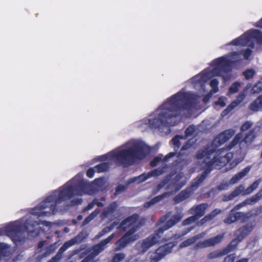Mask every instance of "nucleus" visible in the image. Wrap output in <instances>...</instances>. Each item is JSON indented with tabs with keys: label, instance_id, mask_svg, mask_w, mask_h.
<instances>
[{
	"label": "nucleus",
	"instance_id": "obj_54",
	"mask_svg": "<svg viewBox=\"0 0 262 262\" xmlns=\"http://www.w3.org/2000/svg\"><path fill=\"white\" fill-rule=\"evenodd\" d=\"M245 97V95L244 93L241 92L239 93L236 100H235L239 104L243 101Z\"/></svg>",
	"mask_w": 262,
	"mask_h": 262
},
{
	"label": "nucleus",
	"instance_id": "obj_29",
	"mask_svg": "<svg viewBox=\"0 0 262 262\" xmlns=\"http://www.w3.org/2000/svg\"><path fill=\"white\" fill-rule=\"evenodd\" d=\"M168 193L167 192H164L162 194L157 195L154 198L151 199L150 201L146 202L144 203V206L145 208H149L152 205L159 202L163 199L166 197Z\"/></svg>",
	"mask_w": 262,
	"mask_h": 262
},
{
	"label": "nucleus",
	"instance_id": "obj_21",
	"mask_svg": "<svg viewBox=\"0 0 262 262\" xmlns=\"http://www.w3.org/2000/svg\"><path fill=\"white\" fill-rule=\"evenodd\" d=\"M208 205L207 203H202L193 206L190 209L189 213L193 214V216H195L198 220L205 214V211L208 208Z\"/></svg>",
	"mask_w": 262,
	"mask_h": 262
},
{
	"label": "nucleus",
	"instance_id": "obj_10",
	"mask_svg": "<svg viewBox=\"0 0 262 262\" xmlns=\"http://www.w3.org/2000/svg\"><path fill=\"white\" fill-rule=\"evenodd\" d=\"M253 230V226L249 223L239 228L235 232L234 234L236 237L233 239L230 244L234 250L237 246L239 243L242 242L246 236H247Z\"/></svg>",
	"mask_w": 262,
	"mask_h": 262
},
{
	"label": "nucleus",
	"instance_id": "obj_4",
	"mask_svg": "<svg viewBox=\"0 0 262 262\" xmlns=\"http://www.w3.org/2000/svg\"><path fill=\"white\" fill-rule=\"evenodd\" d=\"M110 155L124 167L133 165L137 160H142L146 156L145 147L140 143H134L132 146L117 152H111Z\"/></svg>",
	"mask_w": 262,
	"mask_h": 262
},
{
	"label": "nucleus",
	"instance_id": "obj_30",
	"mask_svg": "<svg viewBox=\"0 0 262 262\" xmlns=\"http://www.w3.org/2000/svg\"><path fill=\"white\" fill-rule=\"evenodd\" d=\"M249 37L255 39L258 44H262V32L258 30H253L249 32Z\"/></svg>",
	"mask_w": 262,
	"mask_h": 262
},
{
	"label": "nucleus",
	"instance_id": "obj_50",
	"mask_svg": "<svg viewBox=\"0 0 262 262\" xmlns=\"http://www.w3.org/2000/svg\"><path fill=\"white\" fill-rule=\"evenodd\" d=\"M235 258V254H231L226 256L222 262H234Z\"/></svg>",
	"mask_w": 262,
	"mask_h": 262
},
{
	"label": "nucleus",
	"instance_id": "obj_48",
	"mask_svg": "<svg viewBox=\"0 0 262 262\" xmlns=\"http://www.w3.org/2000/svg\"><path fill=\"white\" fill-rule=\"evenodd\" d=\"M127 188V186L124 185H119L115 189V194L116 195H118L120 194L121 192L125 191Z\"/></svg>",
	"mask_w": 262,
	"mask_h": 262
},
{
	"label": "nucleus",
	"instance_id": "obj_14",
	"mask_svg": "<svg viewBox=\"0 0 262 262\" xmlns=\"http://www.w3.org/2000/svg\"><path fill=\"white\" fill-rule=\"evenodd\" d=\"M82 238L80 234L77 235L74 238L65 242L63 245L59 248L56 254L52 257L56 261L59 262L62 257L63 253L70 247L76 244L80 243L82 242Z\"/></svg>",
	"mask_w": 262,
	"mask_h": 262
},
{
	"label": "nucleus",
	"instance_id": "obj_59",
	"mask_svg": "<svg viewBox=\"0 0 262 262\" xmlns=\"http://www.w3.org/2000/svg\"><path fill=\"white\" fill-rule=\"evenodd\" d=\"M93 257H91V255H88L86 256L81 262H93Z\"/></svg>",
	"mask_w": 262,
	"mask_h": 262
},
{
	"label": "nucleus",
	"instance_id": "obj_35",
	"mask_svg": "<svg viewBox=\"0 0 262 262\" xmlns=\"http://www.w3.org/2000/svg\"><path fill=\"white\" fill-rule=\"evenodd\" d=\"M110 164L108 162H103L97 165L94 167L98 173L105 172L108 170Z\"/></svg>",
	"mask_w": 262,
	"mask_h": 262
},
{
	"label": "nucleus",
	"instance_id": "obj_45",
	"mask_svg": "<svg viewBox=\"0 0 262 262\" xmlns=\"http://www.w3.org/2000/svg\"><path fill=\"white\" fill-rule=\"evenodd\" d=\"M252 123L250 121H247L245 122L241 126V131L245 132L249 129L252 126Z\"/></svg>",
	"mask_w": 262,
	"mask_h": 262
},
{
	"label": "nucleus",
	"instance_id": "obj_2",
	"mask_svg": "<svg viewBox=\"0 0 262 262\" xmlns=\"http://www.w3.org/2000/svg\"><path fill=\"white\" fill-rule=\"evenodd\" d=\"M215 152H217L216 148L208 144L197 151L195 158L197 160H203L200 165L203 171L194 179L190 187L182 190L173 198V200L175 204H179L189 198L193 193L194 189L199 187L211 171L216 166H220L219 163H221V160L218 155H215L211 159V156Z\"/></svg>",
	"mask_w": 262,
	"mask_h": 262
},
{
	"label": "nucleus",
	"instance_id": "obj_28",
	"mask_svg": "<svg viewBox=\"0 0 262 262\" xmlns=\"http://www.w3.org/2000/svg\"><path fill=\"white\" fill-rule=\"evenodd\" d=\"M250 170V167H246L241 171L234 175L231 179L230 183L231 184H235L237 183L241 179L246 176Z\"/></svg>",
	"mask_w": 262,
	"mask_h": 262
},
{
	"label": "nucleus",
	"instance_id": "obj_40",
	"mask_svg": "<svg viewBox=\"0 0 262 262\" xmlns=\"http://www.w3.org/2000/svg\"><path fill=\"white\" fill-rule=\"evenodd\" d=\"M241 84L238 82H233L229 89V92L231 94H234L238 91L239 87Z\"/></svg>",
	"mask_w": 262,
	"mask_h": 262
},
{
	"label": "nucleus",
	"instance_id": "obj_43",
	"mask_svg": "<svg viewBox=\"0 0 262 262\" xmlns=\"http://www.w3.org/2000/svg\"><path fill=\"white\" fill-rule=\"evenodd\" d=\"M252 90L255 93H258L262 91V78L253 86Z\"/></svg>",
	"mask_w": 262,
	"mask_h": 262
},
{
	"label": "nucleus",
	"instance_id": "obj_42",
	"mask_svg": "<svg viewBox=\"0 0 262 262\" xmlns=\"http://www.w3.org/2000/svg\"><path fill=\"white\" fill-rule=\"evenodd\" d=\"M191 146V144L189 143L188 142L186 143L184 145H183L182 148L180 149V151L178 153L177 157L178 158H180L183 156L184 154V151L188 150Z\"/></svg>",
	"mask_w": 262,
	"mask_h": 262
},
{
	"label": "nucleus",
	"instance_id": "obj_49",
	"mask_svg": "<svg viewBox=\"0 0 262 262\" xmlns=\"http://www.w3.org/2000/svg\"><path fill=\"white\" fill-rule=\"evenodd\" d=\"M112 230L111 229V228H110L109 226L106 227L104 228L101 231H100L97 235L98 237H101L103 235H105L107 233L110 232Z\"/></svg>",
	"mask_w": 262,
	"mask_h": 262
},
{
	"label": "nucleus",
	"instance_id": "obj_52",
	"mask_svg": "<svg viewBox=\"0 0 262 262\" xmlns=\"http://www.w3.org/2000/svg\"><path fill=\"white\" fill-rule=\"evenodd\" d=\"M177 151L174 152H171L166 155L164 158L163 159V161L164 162H167L169 160V159L171 158L174 157L177 155Z\"/></svg>",
	"mask_w": 262,
	"mask_h": 262
},
{
	"label": "nucleus",
	"instance_id": "obj_60",
	"mask_svg": "<svg viewBox=\"0 0 262 262\" xmlns=\"http://www.w3.org/2000/svg\"><path fill=\"white\" fill-rule=\"evenodd\" d=\"M193 229V227H188L185 230L182 231V236L185 235L188 233L190 231Z\"/></svg>",
	"mask_w": 262,
	"mask_h": 262
},
{
	"label": "nucleus",
	"instance_id": "obj_17",
	"mask_svg": "<svg viewBox=\"0 0 262 262\" xmlns=\"http://www.w3.org/2000/svg\"><path fill=\"white\" fill-rule=\"evenodd\" d=\"M224 233H222L214 237L200 242L194 245V248L195 250H198L201 248L214 246L222 242L224 238Z\"/></svg>",
	"mask_w": 262,
	"mask_h": 262
},
{
	"label": "nucleus",
	"instance_id": "obj_38",
	"mask_svg": "<svg viewBox=\"0 0 262 262\" xmlns=\"http://www.w3.org/2000/svg\"><path fill=\"white\" fill-rule=\"evenodd\" d=\"M255 71L253 69H248L243 72V75L246 80H249L254 77Z\"/></svg>",
	"mask_w": 262,
	"mask_h": 262
},
{
	"label": "nucleus",
	"instance_id": "obj_31",
	"mask_svg": "<svg viewBox=\"0 0 262 262\" xmlns=\"http://www.w3.org/2000/svg\"><path fill=\"white\" fill-rule=\"evenodd\" d=\"M243 188H244L242 185L238 186L229 195L225 196L224 200L225 201H228L232 200L235 197L238 196L242 192Z\"/></svg>",
	"mask_w": 262,
	"mask_h": 262
},
{
	"label": "nucleus",
	"instance_id": "obj_18",
	"mask_svg": "<svg viewBox=\"0 0 262 262\" xmlns=\"http://www.w3.org/2000/svg\"><path fill=\"white\" fill-rule=\"evenodd\" d=\"M115 235V234L113 233L106 238L101 241L99 243L94 245L92 249L93 251L89 255L93 257V259H94L95 256L98 255L104 250L105 246L111 242Z\"/></svg>",
	"mask_w": 262,
	"mask_h": 262
},
{
	"label": "nucleus",
	"instance_id": "obj_39",
	"mask_svg": "<svg viewBox=\"0 0 262 262\" xmlns=\"http://www.w3.org/2000/svg\"><path fill=\"white\" fill-rule=\"evenodd\" d=\"M125 257L124 253H115L113 256L111 262H121Z\"/></svg>",
	"mask_w": 262,
	"mask_h": 262
},
{
	"label": "nucleus",
	"instance_id": "obj_24",
	"mask_svg": "<svg viewBox=\"0 0 262 262\" xmlns=\"http://www.w3.org/2000/svg\"><path fill=\"white\" fill-rule=\"evenodd\" d=\"M221 212V210L219 209H215L210 213L205 215L199 222L198 225L200 226L204 225L206 222L212 220L217 215Z\"/></svg>",
	"mask_w": 262,
	"mask_h": 262
},
{
	"label": "nucleus",
	"instance_id": "obj_56",
	"mask_svg": "<svg viewBox=\"0 0 262 262\" xmlns=\"http://www.w3.org/2000/svg\"><path fill=\"white\" fill-rule=\"evenodd\" d=\"M239 104L235 100H234L228 105L227 107L228 109L229 110V111L231 112Z\"/></svg>",
	"mask_w": 262,
	"mask_h": 262
},
{
	"label": "nucleus",
	"instance_id": "obj_3",
	"mask_svg": "<svg viewBox=\"0 0 262 262\" xmlns=\"http://www.w3.org/2000/svg\"><path fill=\"white\" fill-rule=\"evenodd\" d=\"M57 191L48 196L43 201L33 208L31 213L38 217L49 216L55 214L57 211V206L65 200L72 198L75 193L76 189L69 182L65 184L62 187Z\"/></svg>",
	"mask_w": 262,
	"mask_h": 262
},
{
	"label": "nucleus",
	"instance_id": "obj_63",
	"mask_svg": "<svg viewBox=\"0 0 262 262\" xmlns=\"http://www.w3.org/2000/svg\"><path fill=\"white\" fill-rule=\"evenodd\" d=\"M45 242H46L45 241H40L38 244V248L39 249H41L42 248H43L45 246Z\"/></svg>",
	"mask_w": 262,
	"mask_h": 262
},
{
	"label": "nucleus",
	"instance_id": "obj_64",
	"mask_svg": "<svg viewBox=\"0 0 262 262\" xmlns=\"http://www.w3.org/2000/svg\"><path fill=\"white\" fill-rule=\"evenodd\" d=\"M240 54L241 53L238 52L234 51L231 53L230 56L232 57H237L240 55Z\"/></svg>",
	"mask_w": 262,
	"mask_h": 262
},
{
	"label": "nucleus",
	"instance_id": "obj_47",
	"mask_svg": "<svg viewBox=\"0 0 262 262\" xmlns=\"http://www.w3.org/2000/svg\"><path fill=\"white\" fill-rule=\"evenodd\" d=\"M195 131V128L193 126L190 125L188 126L185 131V136L187 137H190L192 135Z\"/></svg>",
	"mask_w": 262,
	"mask_h": 262
},
{
	"label": "nucleus",
	"instance_id": "obj_27",
	"mask_svg": "<svg viewBox=\"0 0 262 262\" xmlns=\"http://www.w3.org/2000/svg\"><path fill=\"white\" fill-rule=\"evenodd\" d=\"M184 177L183 173H179L175 176L172 179L171 182L174 185L176 186V190H179L183 186L186 184V181L180 182L181 179Z\"/></svg>",
	"mask_w": 262,
	"mask_h": 262
},
{
	"label": "nucleus",
	"instance_id": "obj_55",
	"mask_svg": "<svg viewBox=\"0 0 262 262\" xmlns=\"http://www.w3.org/2000/svg\"><path fill=\"white\" fill-rule=\"evenodd\" d=\"M94 215L93 213L90 214L88 216H87L83 221L82 225H86L89 223H90L94 218Z\"/></svg>",
	"mask_w": 262,
	"mask_h": 262
},
{
	"label": "nucleus",
	"instance_id": "obj_36",
	"mask_svg": "<svg viewBox=\"0 0 262 262\" xmlns=\"http://www.w3.org/2000/svg\"><path fill=\"white\" fill-rule=\"evenodd\" d=\"M31 225L29 223H27L26 225L25 226V229L28 233L29 236L32 237H36L38 235L39 233V231L36 229H30Z\"/></svg>",
	"mask_w": 262,
	"mask_h": 262
},
{
	"label": "nucleus",
	"instance_id": "obj_37",
	"mask_svg": "<svg viewBox=\"0 0 262 262\" xmlns=\"http://www.w3.org/2000/svg\"><path fill=\"white\" fill-rule=\"evenodd\" d=\"M182 139H183V137L182 136L176 135L171 140L175 151H177L180 147L181 142L180 140Z\"/></svg>",
	"mask_w": 262,
	"mask_h": 262
},
{
	"label": "nucleus",
	"instance_id": "obj_20",
	"mask_svg": "<svg viewBox=\"0 0 262 262\" xmlns=\"http://www.w3.org/2000/svg\"><path fill=\"white\" fill-rule=\"evenodd\" d=\"M262 198V188L255 194L252 195L251 198L246 199L242 203L235 205L232 210L234 211L239 210L242 207L246 205H253L260 200Z\"/></svg>",
	"mask_w": 262,
	"mask_h": 262
},
{
	"label": "nucleus",
	"instance_id": "obj_44",
	"mask_svg": "<svg viewBox=\"0 0 262 262\" xmlns=\"http://www.w3.org/2000/svg\"><path fill=\"white\" fill-rule=\"evenodd\" d=\"M218 85L219 81L217 79H213L210 82V85L212 88L214 93H216L219 91Z\"/></svg>",
	"mask_w": 262,
	"mask_h": 262
},
{
	"label": "nucleus",
	"instance_id": "obj_62",
	"mask_svg": "<svg viewBox=\"0 0 262 262\" xmlns=\"http://www.w3.org/2000/svg\"><path fill=\"white\" fill-rule=\"evenodd\" d=\"M230 112V111H229V110L228 109V107H227L226 108V109H225L221 113V115L223 116V117H224L225 116H226L227 114H228Z\"/></svg>",
	"mask_w": 262,
	"mask_h": 262
},
{
	"label": "nucleus",
	"instance_id": "obj_22",
	"mask_svg": "<svg viewBox=\"0 0 262 262\" xmlns=\"http://www.w3.org/2000/svg\"><path fill=\"white\" fill-rule=\"evenodd\" d=\"M234 250L232 246L229 244L225 248L222 250H217L209 253L207 255V258L209 259H215L225 255Z\"/></svg>",
	"mask_w": 262,
	"mask_h": 262
},
{
	"label": "nucleus",
	"instance_id": "obj_16",
	"mask_svg": "<svg viewBox=\"0 0 262 262\" xmlns=\"http://www.w3.org/2000/svg\"><path fill=\"white\" fill-rule=\"evenodd\" d=\"M162 234L159 233L157 229L152 234L143 239L141 245V252H145L149 248L158 243Z\"/></svg>",
	"mask_w": 262,
	"mask_h": 262
},
{
	"label": "nucleus",
	"instance_id": "obj_7",
	"mask_svg": "<svg viewBox=\"0 0 262 262\" xmlns=\"http://www.w3.org/2000/svg\"><path fill=\"white\" fill-rule=\"evenodd\" d=\"M177 242H170L160 246L155 250V252L150 255V262H159L166 255L170 253L173 248L177 245Z\"/></svg>",
	"mask_w": 262,
	"mask_h": 262
},
{
	"label": "nucleus",
	"instance_id": "obj_41",
	"mask_svg": "<svg viewBox=\"0 0 262 262\" xmlns=\"http://www.w3.org/2000/svg\"><path fill=\"white\" fill-rule=\"evenodd\" d=\"M198 220L193 215L184 220L182 223L183 226H187L195 222Z\"/></svg>",
	"mask_w": 262,
	"mask_h": 262
},
{
	"label": "nucleus",
	"instance_id": "obj_26",
	"mask_svg": "<svg viewBox=\"0 0 262 262\" xmlns=\"http://www.w3.org/2000/svg\"><path fill=\"white\" fill-rule=\"evenodd\" d=\"M249 41L250 39L248 36L243 35L234 39L230 43H229L228 45L236 46L239 45L245 46L248 44Z\"/></svg>",
	"mask_w": 262,
	"mask_h": 262
},
{
	"label": "nucleus",
	"instance_id": "obj_57",
	"mask_svg": "<svg viewBox=\"0 0 262 262\" xmlns=\"http://www.w3.org/2000/svg\"><path fill=\"white\" fill-rule=\"evenodd\" d=\"M215 104L216 105H220L221 107H224L226 106V103L224 101V100L221 98V97H220L218 99L217 101H216L215 102Z\"/></svg>",
	"mask_w": 262,
	"mask_h": 262
},
{
	"label": "nucleus",
	"instance_id": "obj_15",
	"mask_svg": "<svg viewBox=\"0 0 262 262\" xmlns=\"http://www.w3.org/2000/svg\"><path fill=\"white\" fill-rule=\"evenodd\" d=\"M135 232L136 229H134L127 231L124 235L116 242L114 251H118L126 247L131 242L134 241L131 236Z\"/></svg>",
	"mask_w": 262,
	"mask_h": 262
},
{
	"label": "nucleus",
	"instance_id": "obj_11",
	"mask_svg": "<svg viewBox=\"0 0 262 262\" xmlns=\"http://www.w3.org/2000/svg\"><path fill=\"white\" fill-rule=\"evenodd\" d=\"M139 217V215L137 213H134L128 216L122 221L119 225L117 227V229L125 231L127 230H131L134 229H136V232L139 228L137 225Z\"/></svg>",
	"mask_w": 262,
	"mask_h": 262
},
{
	"label": "nucleus",
	"instance_id": "obj_32",
	"mask_svg": "<svg viewBox=\"0 0 262 262\" xmlns=\"http://www.w3.org/2000/svg\"><path fill=\"white\" fill-rule=\"evenodd\" d=\"M58 242H56L46 247V252L40 255L43 256V258L55 252L58 246Z\"/></svg>",
	"mask_w": 262,
	"mask_h": 262
},
{
	"label": "nucleus",
	"instance_id": "obj_33",
	"mask_svg": "<svg viewBox=\"0 0 262 262\" xmlns=\"http://www.w3.org/2000/svg\"><path fill=\"white\" fill-rule=\"evenodd\" d=\"M260 182V180L258 179L255 181L252 184H251L248 187H247L244 191V195H248L251 193L253 191L256 190Z\"/></svg>",
	"mask_w": 262,
	"mask_h": 262
},
{
	"label": "nucleus",
	"instance_id": "obj_6",
	"mask_svg": "<svg viewBox=\"0 0 262 262\" xmlns=\"http://www.w3.org/2000/svg\"><path fill=\"white\" fill-rule=\"evenodd\" d=\"M231 61L227 58L222 56L214 59L212 61V66L214 67L212 71L213 75L222 76L225 81L229 79V77H226L222 73L227 74L231 71Z\"/></svg>",
	"mask_w": 262,
	"mask_h": 262
},
{
	"label": "nucleus",
	"instance_id": "obj_13",
	"mask_svg": "<svg viewBox=\"0 0 262 262\" xmlns=\"http://www.w3.org/2000/svg\"><path fill=\"white\" fill-rule=\"evenodd\" d=\"M251 215L249 213L244 212L234 211V210H231L223 222L227 225L233 224L238 220H241V222L244 223L247 222L250 218Z\"/></svg>",
	"mask_w": 262,
	"mask_h": 262
},
{
	"label": "nucleus",
	"instance_id": "obj_23",
	"mask_svg": "<svg viewBox=\"0 0 262 262\" xmlns=\"http://www.w3.org/2000/svg\"><path fill=\"white\" fill-rule=\"evenodd\" d=\"M249 108L254 112L262 111V95L259 96L250 104Z\"/></svg>",
	"mask_w": 262,
	"mask_h": 262
},
{
	"label": "nucleus",
	"instance_id": "obj_58",
	"mask_svg": "<svg viewBox=\"0 0 262 262\" xmlns=\"http://www.w3.org/2000/svg\"><path fill=\"white\" fill-rule=\"evenodd\" d=\"M82 202V199H73L71 201V204L73 205H76L81 204Z\"/></svg>",
	"mask_w": 262,
	"mask_h": 262
},
{
	"label": "nucleus",
	"instance_id": "obj_9",
	"mask_svg": "<svg viewBox=\"0 0 262 262\" xmlns=\"http://www.w3.org/2000/svg\"><path fill=\"white\" fill-rule=\"evenodd\" d=\"M256 132L255 129H252L243 138V135L242 133H238L232 141L227 146V150H230L238 143L244 142L246 144H251L256 138Z\"/></svg>",
	"mask_w": 262,
	"mask_h": 262
},
{
	"label": "nucleus",
	"instance_id": "obj_12",
	"mask_svg": "<svg viewBox=\"0 0 262 262\" xmlns=\"http://www.w3.org/2000/svg\"><path fill=\"white\" fill-rule=\"evenodd\" d=\"M167 168V165H165L162 167H158L155 168L148 173H143L138 177H136L129 179L128 182L129 183L137 182L140 183L147 180L149 178L152 177H158L162 174L165 171L166 169Z\"/></svg>",
	"mask_w": 262,
	"mask_h": 262
},
{
	"label": "nucleus",
	"instance_id": "obj_5",
	"mask_svg": "<svg viewBox=\"0 0 262 262\" xmlns=\"http://www.w3.org/2000/svg\"><path fill=\"white\" fill-rule=\"evenodd\" d=\"M171 211H168L158 220L156 225H160L165 223L161 227L158 229L159 233L163 234L165 231L172 228L180 222L184 216L183 213L181 212H177L171 216Z\"/></svg>",
	"mask_w": 262,
	"mask_h": 262
},
{
	"label": "nucleus",
	"instance_id": "obj_61",
	"mask_svg": "<svg viewBox=\"0 0 262 262\" xmlns=\"http://www.w3.org/2000/svg\"><path fill=\"white\" fill-rule=\"evenodd\" d=\"M193 229V227H188L185 230L182 231V236L185 235L188 233L190 231Z\"/></svg>",
	"mask_w": 262,
	"mask_h": 262
},
{
	"label": "nucleus",
	"instance_id": "obj_46",
	"mask_svg": "<svg viewBox=\"0 0 262 262\" xmlns=\"http://www.w3.org/2000/svg\"><path fill=\"white\" fill-rule=\"evenodd\" d=\"M161 161H163V159L160 156H156L150 162L149 164L151 167H156L158 163Z\"/></svg>",
	"mask_w": 262,
	"mask_h": 262
},
{
	"label": "nucleus",
	"instance_id": "obj_53",
	"mask_svg": "<svg viewBox=\"0 0 262 262\" xmlns=\"http://www.w3.org/2000/svg\"><path fill=\"white\" fill-rule=\"evenodd\" d=\"M96 170L94 169V168H89L86 172V175L88 177L90 178H92L94 177Z\"/></svg>",
	"mask_w": 262,
	"mask_h": 262
},
{
	"label": "nucleus",
	"instance_id": "obj_51",
	"mask_svg": "<svg viewBox=\"0 0 262 262\" xmlns=\"http://www.w3.org/2000/svg\"><path fill=\"white\" fill-rule=\"evenodd\" d=\"M252 51L251 49L247 48L243 51V54L245 59L247 60L251 55Z\"/></svg>",
	"mask_w": 262,
	"mask_h": 262
},
{
	"label": "nucleus",
	"instance_id": "obj_19",
	"mask_svg": "<svg viewBox=\"0 0 262 262\" xmlns=\"http://www.w3.org/2000/svg\"><path fill=\"white\" fill-rule=\"evenodd\" d=\"M233 135V132L227 129L221 133L212 141V145L217 147L227 141Z\"/></svg>",
	"mask_w": 262,
	"mask_h": 262
},
{
	"label": "nucleus",
	"instance_id": "obj_25",
	"mask_svg": "<svg viewBox=\"0 0 262 262\" xmlns=\"http://www.w3.org/2000/svg\"><path fill=\"white\" fill-rule=\"evenodd\" d=\"M118 208V204L116 201L110 203L109 205L105 208L102 212V215L104 217H107L110 215L113 214Z\"/></svg>",
	"mask_w": 262,
	"mask_h": 262
},
{
	"label": "nucleus",
	"instance_id": "obj_34",
	"mask_svg": "<svg viewBox=\"0 0 262 262\" xmlns=\"http://www.w3.org/2000/svg\"><path fill=\"white\" fill-rule=\"evenodd\" d=\"M199 238L198 235H194L191 237L188 238L185 241H183L180 245V247L182 248L186 247L194 244L196 240Z\"/></svg>",
	"mask_w": 262,
	"mask_h": 262
},
{
	"label": "nucleus",
	"instance_id": "obj_1",
	"mask_svg": "<svg viewBox=\"0 0 262 262\" xmlns=\"http://www.w3.org/2000/svg\"><path fill=\"white\" fill-rule=\"evenodd\" d=\"M194 106V98L185 92H178L169 98L156 111V117L148 121L150 127L162 129L174 126L177 118L184 110L190 111Z\"/></svg>",
	"mask_w": 262,
	"mask_h": 262
},
{
	"label": "nucleus",
	"instance_id": "obj_8",
	"mask_svg": "<svg viewBox=\"0 0 262 262\" xmlns=\"http://www.w3.org/2000/svg\"><path fill=\"white\" fill-rule=\"evenodd\" d=\"M23 227L22 225L12 223L8 225L5 228V233L14 242H20L23 241Z\"/></svg>",
	"mask_w": 262,
	"mask_h": 262
}]
</instances>
